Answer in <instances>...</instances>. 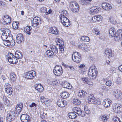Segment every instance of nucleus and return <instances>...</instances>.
Masks as SVG:
<instances>
[{
    "instance_id": "nucleus-1",
    "label": "nucleus",
    "mask_w": 122,
    "mask_h": 122,
    "mask_svg": "<svg viewBox=\"0 0 122 122\" xmlns=\"http://www.w3.org/2000/svg\"><path fill=\"white\" fill-rule=\"evenodd\" d=\"M97 73V68L94 66H91L88 71L89 76L90 78L94 79L96 77Z\"/></svg>"
},
{
    "instance_id": "nucleus-2",
    "label": "nucleus",
    "mask_w": 122,
    "mask_h": 122,
    "mask_svg": "<svg viewBox=\"0 0 122 122\" xmlns=\"http://www.w3.org/2000/svg\"><path fill=\"white\" fill-rule=\"evenodd\" d=\"M69 7L72 11L74 13H77L79 10V6L75 1L71 2L69 5Z\"/></svg>"
},
{
    "instance_id": "nucleus-3",
    "label": "nucleus",
    "mask_w": 122,
    "mask_h": 122,
    "mask_svg": "<svg viewBox=\"0 0 122 122\" xmlns=\"http://www.w3.org/2000/svg\"><path fill=\"white\" fill-rule=\"evenodd\" d=\"M81 55L77 52L73 53L72 55V59L75 62L79 63L81 61Z\"/></svg>"
},
{
    "instance_id": "nucleus-4",
    "label": "nucleus",
    "mask_w": 122,
    "mask_h": 122,
    "mask_svg": "<svg viewBox=\"0 0 122 122\" xmlns=\"http://www.w3.org/2000/svg\"><path fill=\"white\" fill-rule=\"evenodd\" d=\"M55 75L58 76L61 75L63 73L62 69L61 66H56L53 70Z\"/></svg>"
},
{
    "instance_id": "nucleus-5",
    "label": "nucleus",
    "mask_w": 122,
    "mask_h": 122,
    "mask_svg": "<svg viewBox=\"0 0 122 122\" xmlns=\"http://www.w3.org/2000/svg\"><path fill=\"white\" fill-rule=\"evenodd\" d=\"M15 117V112L12 110L7 115L6 120L7 122H10L13 120Z\"/></svg>"
},
{
    "instance_id": "nucleus-6",
    "label": "nucleus",
    "mask_w": 122,
    "mask_h": 122,
    "mask_svg": "<svg viewBox=\"0 0 122 122\" xmlns=\"http://www.w3.org/2000/svg\"><path fill=\"white\" fill-rule=\"evenodd\" d=\"M114 39L115 41H120L122 40V30H118L114 36Z\"/></svg>"
},
{
    "instance_id": "nucleus-7",
    "label": "nucleus",
    "mask_w": 122,
    "mask_h": 122,
    "mask_svg": "<svg viewBox=\"0 0 122 122\" xmlns=\"http://www.w3.org/2000/svg\"><path fill=\"white\" fill-rule=\"evenodd\" d=\"M36 75L35 72L34 71H30L26 73L25 74V77L29 79H32L35 77Z\"/></svg>"
},
{
    "instance_id": "nucleus-8",
    "label": "nucleus",
    "mask_w": 122,
    "mask_h": 122,
    "mask_svg": "<svg viewBox=\"0 0 122 122\" xmlns=\"http://www.w3.org/2000/svg\"><path fill=\"white\" fill-rule=\"evenodd\" d=\"M113 95L117 99H120L122 97V94L121 91L117 89L114 90Z\"/></svg>"
},
{
    "instance_id": "nucleus-9",
    "label": "nucleus",
    "mask_w": 122,
    "mask_h": 122,
    "mask_svg": "<svg viewBox=\"0 0 122 122\" xmlns=\"http://www.w3.org/2000/svg\"><path fill=\"white\" fill-rule=\"evenodd\" d=\"M73 111L79 116L82 117L85 116V114H82L83 112H82L81 109L77 107H74L73 109Z\"/></svg>"
},
{
    "instance_id": "nucleus-10",
    "label": "nucleus",
    "mask_w": 122,
    "mask_h": 122,
    "mask_svg": "<svg viewBox=\"0 0 122 122\" xmlns=\"http://www.w3.org/2000/svg\"><path fill=\"white\" fill-rule=\"evenodd\" d=\"M100 10L101 9L100 7L96 6H93L90 9V12L92 14L98 13Z\"/></svg>"
},
{
    "instance_id": "nucleus-11",
    "label": "nucleus",
    "mask_w": 122,
    "mask_h": 122,
    "mask_svg": "<svg viewBox=\"0 0 122 122\" xmlns=\"http://www.w3.org/2000/svg\"><path fill=\"white\" fill-rule=\"evenodd\" d=\"M57 103L58 106L61 107H65L66 105V102L65 101H63L61 99H59L57 101Z\"/></svg>"
},
{
    "instance_id": "nucleus-12",
    "label": "nucleus",
    "mask_w": 122,
    "mask_h": 122,
    "mask_svg": "<svg viewBox=\"0 0 122 122\" xmlns=\"http://www.w3.org/2000/svg\"><path fill=\"white\" fill-rule=\"evenodd\" d=\"M102 7L103 8L107 11H108L112 8L111 5L106 3H103L102 4Z\"/></svg>"
},
{
    "instance_id": "nucleus-13",
    "label": "nucleus",
    "mask_w": 122,
    "mask_h": 122,
    "mask_svg": "<svg viewBox=\"0 0 122 122\" xmlns=\"http://www.w3.org/2000/svg\"><path fill=\"white\" fill-rule=\"evenodd\" d=\"M109 117L107 115H102L99 117L100 121L103 122H106L108 120Z\"/></svg>"
},
{
    "instance_id": "nucleus-14",
    "label": "nucleus",
    "mask_w": 122,
    "mask_h": 122,
    "mask_svg": "<svg viewBox=\"0 0 122 122\" xmlns=\"http://www.w3.org/2000/svg\"><path fill=\"white\" fill-rule=\"evenodd\" d=\"M105 53L106 56L109 58L113 56V54L112 53V50L109 49H107L105 50Z\"/></svg>"
},
{
    "instance_id": "nucleus-15",
    "label": "nucleus",
    "mask_w": 122,
    "mask_h": 122,
    "mask_svg": "<svg viewBox=\"0 0 122 122\" xmlns=\"http://www.w3.org/2000/svg\"><path fill=\"white\" fill-rule=\"evenodd\" d=\"M17 41L20 43L24 40V37L23 35L21 34H18L16 36Z\"/></svg>"
},
{
    "instance_id": "nucleus-16",
    "label": "nucleus",
    "mask_w": 122,
    "mask_h": 122,
    "mask_svg": "<svg viewBox=\"0 0 122 122\" xmlns=\"http://www.w3.org/2000/svg\"><path fill=\"white\" fill-rule=\"evenodd\" d=\"M3 18V20H6V21L5 20L4 21L5 22V23L4 24L5 25H7L8 23L10 24L11 22V18L9 17V16L7 15H4Z\"/></svg>"
},
{
    "instance_id": "nucleus-17",
    "label": "nucleus",
    "mask_w": 122,
    "mask_h": 122,
    "mask_svg": "<svg viewBox=\"0 0 122 122\" xmlns=\"http://www.w3.org/2000/svg\"><path fill=\"white\" fill-rule=\"evenodd\" d=\"M88 102L89 103H95V98L93 95H90L88 97Z\"/></svg>"
},
{
    "instance_id": "nucleus-18",
    "label": "nucleus",
    "mask_w": 122,
    "mask_h": 122,
    "mask_svg": "<svg viewBox=\"0 0 122 122\" xmlns=\"http://www.w3.org/2000/svg\"><path fill=\"white\" fill-rule=\"evenodd\" d=\"M23 107V103H20L18 104L15 108L16 111L17 112H18V113H19L22 110Z\"/></svg>"
},
{
    "instance_id": "nucleus-19",
    "label": "nucleus",
    "mask_w": 122,
    "mask_h": 122,
    "mask_svg": "<svg viewBox=\"0 0 122 122\" xmlns=\"http://www.w3.org/2000/svg\"><path fill=\"white\" fill-rule=\"evenodd\" d=\"M35 86L36 89L39 92H42L43 90V86L41 84H36L35 85Z\"/></svg>"
},
{
    "instance_id": "nucleus-20",
    "label": "nucleus",
    "mask_w": 122,
    "mask_h": 122,
    "mask_svg": "<svg viewBox=\"0 0 122 122\" xmlns=\"http://www.w3.org/2000/svg\"><path fill=\"white\" fill-rule=\"evenodd\" d=\"M87 95V93L85 91L83 90L79 91L78 94V96L81 98L85 97Z\"/></svg>"
},
{
    "instance_id": "nucleus-21",
    "label": "nucleus",
    "mask_w": 122,
    "mask_h": 122,
    "mask_svg": "<svg viewBox=\"0 0 122 122\" xmlns=\"http://www.w3.org/2000/svg\"><path fill=\"white\" fill-rule=\"evenodd\" d=\"M50 31L51 33L57 35L59 34V31L55 27H52L50 29Z\"/></svg>"
},
{
    "instance_id": "nucleus-22",
    "label": "nucleus",
    "mask_w": 122,
    "mask_h": 122,
    "mask_svg": "<svg viewBox=\"0 0 122 122\" xmlns=\"http://www.w3.org/2000/svg\"><path fill=\"white\" fill-rule=\"evenodd\" d=\"M51 50L54 54H57L58 52V50L56 46L54 45H51L50 46Z\"/></svg>"
},
{
    "instance_id": "nucleus-23",
    "label": "nucleus",
    "mask_w": 122,
    "mask_h": 122,
    "mask_svg": "<svg viewBox=\"0 0 122 122\" xmlns=\"http://www.w3.org/2000/svg\"><path fill=\"white\" fill-rule=\"evenodd\" d=\"M113 109L115 112L116 113H119L122 112V106L120 105V106L116 105L115 107L113 108Z\"/></svg>"
},
{
    "instance_id": "nucleus-24",
    "label": "nucleus",
    "mask_w": 122,
    "mask_h": 122,
    "mask_svg": "<svg viewBox=\"0 0 122 122\" xmlns=\"http://www.w3.org/2000/svg\"><path fill=\"white\" fill-rule=\"evenodd\" d=\"M60 20H61V22L62 24L63 23H65V22L69 21L68 19L64 15H62V14L60 15Z\"/></svg>"
},
{
    "instance_id": "nucleus-25",
    "label": "nucleus",
    "mask_w": 122,
    "mask_h": 122,
    "mask_svg": "<svg viewBox=\"0 0 122 122\" xmlns=\"http://www.w3.org/2000/svg\"><path fill=\"white\" fill-rule=\"evenodd\" d=\"M46 55L49 58H53L55 56L54 54L51 50H49L46 51Z\"/></svg>"
},
{
    "instance_id": "nucleus-26",
    "label": "nucleus",
    "mask_w": 122,
    "mask_h": 122,
    "mask_svg": "<svg viewBox=\"0 0 122 122\" xmlns=\"http://www.w3.org/2000/svg\"><path fill=\"white\" fill-rule=\"evenodd\" d=\"M110 36L113 37L114 36L115 34L117 33L116 32L115 29L114 27L111 28L109 31Z\"/></svg>"
},
{
    "instance_id": "nucleus-27",
    "label": "nucleus",
    "mask_w": 122,
    "mask_h": 122,
    "mask_svg": "<svg viewBox=\"0 0 122 122\" xmlns=\"http://www.w3.org/2000/svg\"><path fill=\"white\" fill-rule=\"evenodd\" d=\"M70 94L67 92H65L61 93L60 96L63 98H66L68 97Z\"/></svg>"
},
{
    "instance_id": "nucleus-28",
    "label": "nucleus",
    "mask_w": 122,
    "mask_h": 122,
    "mask_svg": "<svg viewBox=\"0 0 122 122\" xmlns=\"http://www.w3.org/2000/svg\"><path fill=\"white\" fill-rule=\"evenodd\" d=\"M15 57L17 59H20L22 57V54L20 51H17L15 52Z\"/></svg>"
},
{
    "instance_id": "nucleus-29",
    "label": "nucleus",
    "mask_w": 122,
    "mask_h": 122,
    "mask_svg": "<svg viewBox=\"0 0 122 122\" xmlns=\"http://www.w3.org/2000/svg\"><path fill=\"white\" fill-rule=\"evenodd\" d=\"M10 80L11 81L13 82L15 81L16 79L15 73L13 72L11 73L10 74Z\"/></svg>"
},
{
    "instance_id": "nucleus-30",
    "label": "nucleus",
    "mask_w": 122,
    "mask_h": 122,
    "mask_svg": "<svg viewBox=\"0 0 122 122\" xmlns=\"http://www.w3.org/2000/svg\"><path fill=\"white\" fill-rule=\"evenodd\" d=\"M20 118L21 121H24L26 119H29V118H30L28 115L24 114L21 115Z\"/></svg>"
},
{
    "instance_id": "nucleus-31",
    "label": "nucleus",
    "mask_w": 122,
    "mask_h": 122,
    "mask_svg": "<svg viewBox=\"0 0 122 122\" xmlns=\"http://www.w3.org/2000/svg\"><path fill=\"white\" fill-rule=\"evenodd\" d=\"M68 116L70 118L72 119H74L77 117L76 115L74 112L69 113L68 114Z\"/></svg>"
},
{
    "instance_id": "nucleus-32",
    "label": "nucleus",
    "mask_w": 122,
    "mask_h": 122,
    "mask_svg": "<svg viewBox=\"0 0 122 122\" xmlns=\"http://www.w3.org/2000/svg\"><path fill=\"white\" fill-rule=\"evenodd\" d=\"M31 28L29 26H27L25 28L24 31L25 32L28 34L29 35H30L31 32H30Z\"/></svg>"
},
{
    "instance_id": "nucleus-33",
    "label": "nucleus",
    "mask_w": 122,
    "mask_h": 122,
    "mask_svg": "<svg viewBox=\"0 0 122 122\" xmlns=\"http://www.w3.org/2000/svg\"><path fill=\"white\" fill-rule=\"evenodd\" d=\"M4 33L5 34L7 35L9 39L10 38H11L12 39V35L10 33V30L8 29H6Z\"/></svg>"
},
{
    "instance_id": "nucleus-34",
    "label": "nucleus",
    "mask_w": 122,
    "mask_h": 122,
    "mask_svg": "<svg viewBox=\"0 0 122 122\" xmlns=\"http://www.w3.org/2000/svg\"><path fill=\"white\" fill-rule=\"evenodd\" d=\"M9 62L12 64H15L17 62L18 60L17 59V58L15 57L13 58H12V59H10Z\"/></svg>"
},
{
    "instance_id": "nucleus-35",
    "label": "nucleus",
    "mask_w": 122,
    "mask_h": 122,
    "mask_svg": "<svg viewBox=\"0 0 122 122\" xmlns=\"http://www.w3.org/2000/svg\"><path fill=\"white\" fill-rule=\"evenodd\" d=\"M81 4L85 5H89L91 4V3L90 2H88L85 0H81Z\"/></svg>"
},
{
    "instance_id": "nucleus-36",
    "label": "nucleus",
    "mask_w": 122,
    "mask_h": 122,
    "mask_svg": "<svg viewBox=\"0 0 122 122\" xmlns=\"http://www.w3.org/2000/svg\"><path fill=\"white\" fill-rule=\"evenodd\" d=\"M7 58L9 61L10 59H12L15 56L13 55V54L11 53H9L8 54H7L6 55Z\"/></svg>"
},
{
    "instance_id": "nucleus-37",
    "label": "nucleus",
    "mask_w": 122,
    "mask_h": 122,
    "mask_svg": "<svg viewBox=\"0 0 122 122\" xmlns=\"http://www.w3.org/2000/svg\"><path fill=\"white\" fill-rule=\"evenodd\" d=\"M5 91L7 94L9 95L11 94L13 92V90L12 88L5 89Z\"/></svg>"
},
{
    "instance_id": "nucleus-38",
    "label": "nucleus",
    "mask_w": 122,
    "mask_h": 122,
    "mask_svg": "<svg viewBox=\"0 0 122 122\" xmlns=\"http://www.w3.org/2000/svg\"><path fill=\"white\" fill-rule=\"evenodd\" d=\"M19 23L16 22H14L12 24L13 28L15 30L18 29L19 28L18 25Z\"/></svg>"
},
{
    "instance_id": "nucleus-39",
    "label": "nucleus",
    "mask_w": 122,
    "mask_h": 122,
    "mask_svg": "<svg viewBox=\"0 0 122 122\" xmlns=\"http://www.w3.org/2000/svg\"><path fill=\"white\" fill-rule=\"evenodd\" d=\"M73 104L76 105H79L81 103L80 101L78 99H74L72 102Z\"/></svg>"
},
{
    "instance_id": "nucleus-40",
    "label": "nucleus",
    "mask_w": 122,
    "mask_h": 122,
    "mask_svg": "<svg viewBox=\"0 0 122 122\" xmlns=\"http://www.w3.org/2000/svg\"><path fill=\"white\" fill-rule=\"evenodd\" d=\"M64 46V45L59 44V51L61 53L63 52Z\"/></svg>"
},
{
    "instance_id": "nucleus-41",
    "label": "nucleus",
    "mask_w": 122,
    "mask_h": 122,
    "mask_svg": "<svg viewBox=\"0 0 122 122\" xmlns=\"http://www.w3.org/2000/svg\"><path fill=\"white\" fill-rule=\"evenodd\" d=\"M81 39L82 41L86 42H88L90 41L89 38L87 36H81Z\"/></svg>"
},
{
    "instance_id": "nucleus-42",
    "label": "nucleus",
    "mask_w": 122,
    "mask_h": 122,
    "mask_svg": "<svg viewBox=\"0 0 122 122\" xmlns=\"http://www.w3.org/2000/svg\"><path fill=\"white\" fill-rule=\"evenodd\" d=\"M1 38L2 40L4 41H6L7 39H9L8 37L4 33H2V35L1 36Z\"/></svg>"
},
{
    "instance_id": "nucleus-43",
    "label": "nucleus",
    "mask_w": 122,
    "mask_h": 122,
    "mask_svg": "<svg viewBox=\"0 0 122 122\" xmlns=\"http://www.w3.org/2000/svg\"><path fill=\"white\" fill-rule=\"evenodd\" d=\"M81 49L85 51H89L87 46L86 45L84 44L83 45H82Z\"/></svg>"
},
{
    "instance_id": "nucleus-44",
    "label": "nucleus",
    "mask_w": 122,
    "mask_h": 122,
    "mask_svg": "<svg viewBox=\"0 0 122 122\" xmlns=\"http://www.w3.org/2000/svg\"><path fill=\"white\" fill-rule=\"evenodd\" d=\"M3 43L5 45L8 46H10L11 45L9 39L6 40V41H4Z\"/></svg>"
},
{
    "instance_id": "nucleus-45",
    "label": "nucleus",
    "mask_w": 122,
    "mask_h": 122,
    "mask_svg": "<svg viewBox=\"0 0 122 122\" xmlns=\"http://www.w3.org/2000/svg\"><path fill=\"white\" fill-rule=\"evenodd\" d=\"M84 109L85 111L86 114H88L90 113V110L87 106H85L84 107Z\"/></svg>"
},
{
    "instance_id": "nucleus-46",
    "label": "nucleus",
    "mask_w": 122,
    "mask_h": 122,
    "mask_svg": "<svg viewBox=\"0 0 122 122\" xmlns=\"http://www.w3.org/2000/svg\"><path fill=\"white\" fill-rule=\"evenodd\" d=\"M114 122H121L120 118L117 117H114L112 119Z\"/></svg>"
},
{
    "instance_id": "nucleus-47",
    "label": "nucleus",
    "mask_w": 122,
    "mask_h": 122,
    "mask_svg": "<svg viewBox=\"0 0 122 122\" xmlns=\"http://www.w3.org/2000/svg\"><path fill=\"white\" fill-rule=\"evenodd\" d=\"M40 23H37V24L34 23H32V25L35 28H39L40 26Z\"/></svg>"
},
{
    "instance_id": "nucleus-48",
    "label": "nucleus",
    "mask_w": 122,
    "mask_h": 122,
    "mask_svg": "<svg viewBox=\"0 0 122 122\" xmlns=\"http://www.w3.org/2000/svg\"><path fill=\"white\" fill-rule=\"evenodd\" d=\"M39 20L40 21V18L38 17H35L34 18L33 20L32 23H35L36 21H38V20Z\"/></svg>"
},
{
    "instance_id": "nucleus-49",
    "label": "nucleus",
    "mask_w": 122,
    "mask_h": 122,
    "mask_svg": "<svg viewBox=\"0 0 122 122\" xmlns=\"http://www.w3.org/2000/svg\"><path fill=\"white\" fill-rule=\"evenodd\" d=\"M93 32L97 35H99L100 34V32L99 30L97 29H93Z\"/></svg>"
},
{
    "instance_id": "nucleus-50",
    "label": "nucleus",
    "mask_w": 122,
    "mask_h": 122,
    "mask_svg": "<svg viewBox=\"0 0 122 122\" xmlns=\"http://www.w3.org/2000/svg\"><path fill=\"white\" fill-rule=\"evenodd\" d=\"M110 22L114 24L115 22V18L112 16H110L109 18Z\"/></svg>"
},
{
    "instance_id": "nucleus-51",
    "label": "nucleus",
    "mask_w": 122,
    "mask_h": 122,
    "mask_svg": "<svg viewBox=\"0 0 122 122\" xmlns=\"http://www.w3.org/2000/svg\"><path fill=\"white\" fill-rule=\"evenodd\" d=\"M81 80L83 81L84 83L86 84H87V82L88 80V79L87 78H81Z\"/></svg>"
},
{
    "instance_id": "nucleus-52",
    "label": "nucleus",
    "mask_w": 122,
    "mask_h": 122,
    "mask_svg": "<svg viewBox=\"0 0 122 122\" xmlns=\"http://www.w3.org/2000/svg\"><path fill=\"white\" fill-rule=\"evenodd\" d=\"M5 89L7 88H12L11 85L10 84L8 83H5Z\"/></svg>"
},
{
    "instance_id": "nucleus-53",
    "label": "nucleus",
    "mask_w": 122,
    "mask_h": 122,
    "mask_svg": "<svg viewBox=\"0 0 122 122\" xmlns=\"http://www.w3.org/2000/svg\"><path fill=\"white\" fill-rule=\"evenodd\" d=\"M106 84L107 86H109L112 85V83L110 80H108L106 81Z\"/></svg>"
},
{
    "instance_id": "nucleus-54",
    "label": "nucleus",
    "mask_w": 122,
    "mask_h": 122,
    "mask_svg": "<svg viewBox=\"0 0 122 122\" xmlns=\"http://www.w3.org/2000/svg\"><path fill=\"white\" fill-rule=\"evenodd\" d=\"M95 103L93 104L97 105H100L101 102L100 100L98 99H97L96 100L95 99Z\"/></svg>"
},
{
    "instance_id": "nucleus-55",
    "label": "nucleus",
    "mask_w": 122,
    "mask_h": 122,
    "mask_svg": "<svg viewBox=\"0 0 122 122\" xmlns=\"http://www.w3.org/2000/svg\"><path fill=\"white\" fill-rule=\"evenodd\" d=\"M63 24L65 26L68 27L70 25L71 23L70 21L69 20V21L65 22V23H63Z\"/></svg>"
},
{
    "instance_id": "nucleus-56",
    "label": "nucleus",
    "mask_w": 122,
    "mask_h": 122,
    "mask_svg": "<svg viewBox=\"0 0 122 122\" xmlns=\"http://www.w3.org/2000/svg\"><path fill=\"white\" fill-rule=\"evenodd\" d=\"M71 87L72 86L70 84L68 83L65 86L64 88L70 89L71 88Z\"/></svg>"
},
{
    "instance_id": "nucleus-57",
    "label": "nucleus",
    "mask_w": 122,
    "mask_h": 122,
    "mask_svg": "<svg viewBox=\"0 0 122 122\" xmlns=\"http://www.w3.org/2000/svg\"><path fill=\"white\" fill-rule=\"evenodd\" d=\"M104 107L106 108H107L110 106L109 104L107 102L104 101L103 102Z\"/></svg>"
},
{
    "instance_id": "nucleus-58",
    "label": "nucleus",
    "mask_w": 122,
    "mask_h": 122,
    "mask_svg": "<svg viewBox=\"0 0 122 122\" xmlns=\"http://www.w3.org/2000/svg\"><path fill=\"white\" fill-rule=\"evenodd\" d=\"M47 81L48 83L50 85H52V84L53 83V82H54L53 81V79H48L47 80Z\"/></svg>"
},
{
    "instance_id": "nucleus-59",
    "label": "nucleus",
    "mask_w": 122,
    "mask_h": 122,
    "mask_svg": "<svg viewBox=\"0 0 122 122\" xmlns=\"http://www.w3.org/2000/svg\"><path fill=\"white\" fill-rule=\"evenodd\" d=\"M97 21H99L100 20H102V16L101 15H97Z\"/></svg>"
},
{
    "instance_id": "nucleus-60",
    "label": "nucleus",
    "mask_w": 122,
    "mask_h": 122,
    "mask_svg": "<svg viewBox=\"0 0 122 122\" xmlns=\"http://www.w3.org/2000/svg\"><path fill=\"white\" fill-rule=\"evenodd\" d=\"M87 84L88 85V86H93V83L90 80H88L87 82Z\"/></svg>"
},
{
    "instance_id": "nucleus-61",
    "label": "nucleus",
    "mask_w": 122,
    "mask_h": 122,
    "mask_svg": "<svg viewBox=\"0 0 122 122\" xmlns=\"http://www.w3.org/2000/svg\"><path fill=\"white\" fill-rule=\"evenodd\" d=\"M68 83V82L67 81H62V84L63 86H64L63 87H64Z\"/></svg>"
},
{
    "instance_id": "nucleus-62",
    "label": "nucleus",
    "mask_w": 122,
    "mask_h": 122,
    "mask_svg": "<svg viewBox=\"0 0 122 122\" xmlns=\"http://www.w3.org/2000/svg\"><path fill=\"white\" fill-rule=\"evenodd\" d=\"M97 16L93 17L92 18V20L93 21L92 22H95L97 21Z\"/></svg>"
},
{
    "instance_id": "nucleus-63",
    "label": "nucleus",
    "mask_w": 122,
    "mask_h": 122,
    "mask_svg": "<svg viewBox=\"0 0 122 122\" xmlns=\"http://www.w3.org/2000/svg\"><path fill=\"white\" fill-rule=\"evenodd\" d=\"M5 105H6L7 106L9 105L10 104V102L8 100H7L6 101H5Z\"/></svg>"
},
{
    "instance_id": "nucleus-64",
    "label": "nucleus",
    "mask_w": 122,
    "mask_h": 122,
    "mask_svg": "<svg viewBox=\"0 0 122 122\" xmlns=\"http://www.w3.org/2000/svg\"><path fill=\"white\" fill-rule=\"evenodd\" d=\"M36 104L34 102L32 103V104L29 106L30 107H32L34 106L36 107Z\"/></svg>"
}]
</instances>
